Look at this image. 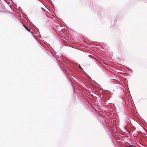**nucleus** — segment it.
I'll use <instances>...</instances> for the list:
<instances>
[{"instance_id":"1","label":"nucleus","mask_w":147,"mask_h":147,"mask_svg":"<svg viewBox=\"0 0 147 147\" xmlns=\"http://www.w3.org/2000/svg\"><path fill=\"white\" fill-rule=\"evenodd\" d=\"M125 147H136L135 145H129L128 146H126Z\"/></svg>"},{"instance_id":"2","label":"nucleus","mask_w":147,"mask_h":147,"mask_svg":"<svg viewBox=\"0 0 147 147\" xmlns=\"http://www.w3.org/2000/svg\"><path fill=\"white\" fill-rule=\"evenodd\" d=\"M23 26H24V27H25V28H26V29L28 31H30V30L28 28H27V27H26V26H25L24 25V24H23Z\"/></svg>"},{"instance_id":"3","label":"nucleus","mask_w":147,"mask_h":147,"mask_svg":"<svg viewBox=\"0 0 147 147\" xmlns=\"http://www.w3.org/2000/svg\"><path fill=\"white\" fill-rule=\"evenodd\" d=\"M79 67L81 69H82V67H81V66L80 65H79Z\"/></svg>"}]
</instances>
